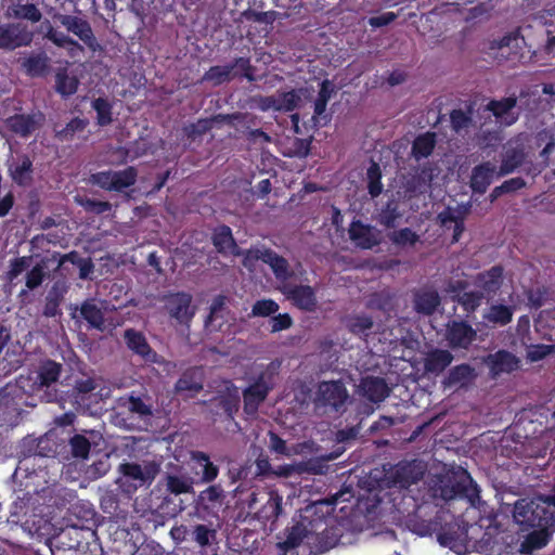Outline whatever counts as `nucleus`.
I'll list each match as a JSON object with an SVG mask.
<instances>
[{"label": "nucleus", "instance_id": "obj_59", "mask_svg": "<svg viewBox=\"0 0 555 555\" xmlns=\"http://www.w3.org/2000/svg\"><path fill=\"white\" fill-rule=\"evenodd\" d=\"M450 121L452 129L460 133L461 130L469 127L472 117L462 109H453L450 114Z\"/></svg>", "mask_w": 555, "mask_h": 555}, {"label": "nucleus", "instance_id": "obj_54", "mask_svg": "<svg viewBox=\"0 0 555 555\" xmlns=\"http://www.w3.org/2000/svg\"><path fill=\"white\" fill-rule=\"evenodd\" d=\"M474 369L466 363L459 364L449 371L447 383L449 385L463 384L473 377Z\"/></svg>", "mask_w": 555, "mask_h": 555}, {"label": "nucleus", "instance_id": "obj_57", "mask_svg": "<svg viewBox=\"0 0 555 555\" xmlns=\"http://www.w3.org/2000/svg\"><path fill=\"white\" fill-rule=\"evenodd\" d=\"M62 24L74 35H87L90 31L88 23L77 16H63Z\"/></svg>", "mask_w": 555, "mask_h": 555}, {"label": "nucleus", "instance_id": "obj_11", "mask_svg": "<svg viewBox=\"0 0 555 555\" xmlns=\"http://www.w3.org/2000/svg\"><path fill=\"white\" fill-rule=\"evenodd\" d=\"M192 296L185 292L171 293L165 297V308L179 324H189L195 314L191 306Z\"/></svg>", "mask_w": 555, "mask_h": 555}, {"label": "nucleus", "instance_id": "obj_34", "mask_svg": "<svg viewBox=\"0 0 555 555\" xmlns=\"http://www.w3.org/2000/svg\"><path fill=\"white\" fill-rule=\"evenodd\" d=\"M282 496L269 492L266 503L256 511V517L263 521H275L282 513Z\"/></svg>", "mask_w": 555, "mask_h": 555}, {"label": "nucleus", "instance_id": "obj_46", "mask_svg": "<svg viewBox=\"0 0 555 555\" xmlns=\"http://www.w3.org/2000/svg\"><path fill=\"white\" fill-rule=\"evenodd\" d=\"M91 107L96 113V125L106 127L113 122V103L106 98H95L91 102Z\"/></svg>", "mask_w": 555, "mask_h": 555}, {"label": "nucleus", "instance_id": "obj_33", "mask_svg": "<svg viewBox=\"0 0 555 555\" xmlns=\"http://www.w3.org/2000/svg\"><path fill=\"white\" fill-rule=\"evenodd\" d=\"M88 125L89 120L87 118L74 117L62 128L56 125L54 137L60 142H70L77 134L83 132Z\"/></svg>", "mask_w": 555, "mask_h": 555}, {"label": "nucleus", "instance_id": "obj_45", "mask_svg": "<svg viewBox=\"0 0 555 555\" xmlns=\"http://www.w3.org/2000/svg\"><path fill=\"white\" fill-rule=\"evenodd\" d=\"M392 245L404 248L414 247L420 242V235L411 228H401L387 233Z\"/></svg>", "mask_w": 555, "mask_h": 555}, {"label": "nucleus", "instance_id": "obj_47", "mask_svg": "<svg viewBox=\"0 0 555 555\" xmlns=\"http://www.w3.org/2000/svg\"><path fill=\"white\" fill-rule=\"evenodd\" d=\"M525 160V153L521 149L514 147L506 151L500 169L498 171L499 177L512 173L517 169Z\"/></svg>", "mask_w": 555, "mask_h": 555}, {"label": "nucleus", "instance_id": "obj_3", "mask_svg": "<svg viewBox=\"0 0 555 555\" xmlns=\"http://www.w3.org/2000/svg\"><path fill=\"white\" fill-rule=\"evenodd\" d=\"M258 260H261L268 264L275 279L284 284L294 276V271L289 268V263L286 258L280 256L271 248L267 247H251L246 250L243 259L245 267L254 266Z\"/></svg>", "mask_w": 555, "mask_h": 555}, {"label": "nucleus", "instance_id": "obj_27", "mask_svg": "<svg viewBox=\"0 0 555 555\" xmlns=\"http://www.w3.org/2000/svg\"><path fill=\"white\" fill-rule=\"evenodd\" d=\"M191 459L201 468V472H196L201 483H210L218 477L219 468L210 461L208 454L203 451H194Z\"/></svg>", "mask_w": 555, "mask_h": 555}, {"label": "nucleus", "instance_id": "obj_13", "mask_svg": "<svg viewBox=\"0 0 555 555\" xmlns=\"http://www.w3.org/2000/svg\"><path fill=\"white\" fill-rule=\"evenodd\" d=\"M485 363L489 369L490 376L498 378L502 374H511L518 370L520 359L505 349H500L493 353H489L485 358Z\"/></svg>", "mask_w": 555, "mask_h": 555}, {"label": "nucleus", "instance_id": "obj_26", "mask_svg": "<svg viewBox=\"0 0 555 555\" xmlns=\"http://www.w3.org/2000/svg\"><path fill=\"white\" fill-rule=\"evenodd\" d=\"M514 307L503 304H493L483 313V321L492 326H505L509 324L514 315Z\"/></svg>", "mask_w": 555, "mask_h": 555}, {"label": "nucleus", "instance_id": "obj_2", "mask_svg": "<svg viewBox=\"0 0 555 555\" xmlns=\"http://www.w3.org/2000/svg\"><path fill=\"white\" fill-rule=\"evenodd\" d=\"M430 489L435 498L443 501L464 500L472 507H479L482 503L478 485L462 466H452L436 475Z\"/></svg>", "mask_w": 555, "mask_h": 555}, {"label": "nucleus", "instance_id": "obj_31", "mask_svg": "<svg viewBox=\"0 0 555 555\" xmlns=\"http://www.w3.org/2000/svg\"><path fill=\"white\" fill-rule=\"evenodd\" d=\"M203 376L198 369H189L182 373L175 385L177 392L190 391L198 393L203 390Z\"/></svg>", "mask_w": 555, "mask_h": 555}, {"label": "nucleus", "instance_id": "obj_18", "mask_svg": "<svg viewBox=\"0 0 555 555\" xmlns=\"http://www.w3.org/2000/svg\"><path fill=\"white\" fill-rule=\"evenodd\" d=\"M124 339L127 348L140 356L144 361H156L157 353L152 349L142 332L134 328H127L124 332Z\"/></svg>", "mask_w": 555, "mask_h": 555}, {"label": "nucleus", "instance_id": "obj_10", "mask_svg": "<svg viewBox=\"0 0 555 555\" xmlns=\"http://www.w3.org/2000/svg\"><path fill=\"white\" fill-rule=\"evenodd\" d=\"M122 475L121 487L127 492L135 491L140 487L150 486L155 477V469L138 463H122L119 465Z\"/></svg>", "mask_w": 555, "mask_h": 555}, {"label": "nucleus", "instance_id": "obj_22", "mask_svg": "<svg viewBox=\"0 0 555 555\" xmlns=\"http://www.w3.org/2000/svg\"><path fill=\"white\" fill-rule=\"evenodd\" d=\"M360 389L363 397L374 403L384 401L389 395L388 385L382 377L367 376L363 378Z\"/></svg>", "mask_w": 555, "mask_h": 555}, {"label": "nucleus", "instance_id": "obj_37", "mask_svg": "<svg viewBox=\"0 0 555 555\" xmlns=\"http://www.w3.org/2000/svg\"><path fill=\"white\" fill-rule=\"evenodd\" d=\"M266 101L268 102V107H272L275 111L292 112L298 106L300 96L295 90H291L276 96H268Z\"/></svg>", "mask_w": 555, "mask_h": 555}, {"label": "nucleus", "instance_id": "obj_20", "mask_svg": "<svg viewBox=\"0 0 555 555\" xmlns=\"http://www.w3.org/2000/svg\"><path fill=\"white\" fill-rule=\"evenodd\" d=\"M211 242L219 254L240 255L237 244L232 234V230L227 224H220L214 229Z\"/></svg>", "mask_w": 555, "mask_h": 555}, {"label": "nucleus", "instance_id": "obj_21", "mask_svg": "<svg viewBox=\"0 0 555 555\" xmlns=\"http://www.w3.org/2000/svg\"><path fill=\"white\" fill-rule=\"evenodd\" d=\"M334 92H335V87L332 81H330L328 79H325L321 82L318 96L314 101V114H313V119L315 120L317 124H319L321 126H325L331 119V116L328 114H325V112H326L327 103Z\"/></svg>", "mask_w": 555, "mask_h": 555}, {"label": "nucleus", "instance_id": "obj_16", "mask_svg": "<svg viewBox=\"0 0 555 555\" xmlns=\"http://www.w3.org/2000/svg\"><path fill=\"white\" fill-rule=\"evenodd\" d=\"M348 233L350 240L361 249H372L380 244L379 231L361 220H353Z\"/></svg>", "mask_w": 555, "mask_h": 555}, {"label": "nucleus", "instance_id": "obj_30", "mask_svg": "<svg viewBox=\"0 0 555 555\" xmlns=\"http://www.w3.org/2000/svg\"><path fill=\"white\" fill-rule=\"evenodd\" d=\"M228 297L224 295H217L210 304L209 314L205 320V325L214 330H220L227 314Z\"/></svg>", "mask_w": 555, "mask_h": 555}, {"label": "nucleus", "instance_id": "obj_39", "mask_svg": "<svg viewBox=\"0 0 555 555\" xmlns=\"http://www.w3.org/2000/svg\"><path fill=\"white\" fill-rule=\"evenodd\" d=\"M79 87V80L76 76H70L67 68H60L55 74V90L63 98L75 94Z\"/></svg>", "mask_w": 555, "mask_h": 555}, {"label": "nucleus", "instance_id": "obj_6", "mask_svg": "<svg viewBox=\"0 0 555 555\" xmlns=\"http://www.w3.org/2000/svg\"><path fill=\"white\" fill-rule=\"evenodd\" d=\"M138 170L128 166L122 170H104L91 176V182L105 191L121 192L135 184Z\"/></svg>", "mask_w": 555, "mask_h": 555}, {"label": "nucleus", "instance_id": "obj_48", "mask_svg": "<svg viewBox=\"0 0 555 555\" xmlns=\"http://www.w3.org/2000/svg\"><path fill=\"white\" fill-rule=\"evenodd\" d=\"M193 480L192 478L178 476V475H167L166 476V488L167 490L175 494H185L193 492Z\"/></svg>", "mask_w": 555, "mask_h": 555}, {"label": "nucleus", "instance_id": "obj_53", "mask_svg": "<svg viewBox=\"0 0 555 555\" xmlns=\"http://www.w3.org/2000/svg\"><path fill=\"white\" fill-rule=\"evenodd\" d=\"M245 17L247 21H251V22H255L258 24H264V25L271 24L272 25V24L276 23L278 25H282L283 24L282 21L286 16L283 13L268 11V12L245 13Z\"/></svg>", "mask_w": 555, "mask_h": 555}, {"label": "nucleus", "instance_id": "obj_64", "mask_svg": "<svg viewBox=\"0 0 555 555\" xmlns=\"http://www.w3.org/2000/svg\"><path fill=\"white\" fill-rule=\"evenodd\" d=\"M554 350L555 348L552 345H535L528 351V359L531 362H538L553 353Z\"/></svg>", "mask_w": 555, "mask_h": 555}, {"label": "nucleus", "instance_id": "obj_35", "mask_svg": "<svg viewBox=\"0 0 555 555\" xmlns=\"http://www.w3.org/2000/svg\"><path fill=\"white\" fill-rule=\"evenodd\" d=\"M345 326L351 334L366 337L374 326V321L366 313H357L346 318Z\"/></svg>", "mask_w": 555, "mask_h": 555}, {"label": "nucleus", "instance_id": "obj_29", "mask_svg": "<svg viewBox=\"0 0 555 555\" xmlns=\"http://www.w3.org/2000/svg\"><path fill=\"white\" fill-rule=\"evenodd\" d=\"M80 317L88 323L89 327L103 331L105 328V319L102 308L93 299H87L81 304Z\"/></svg>", "mask_w": 555, "mask_h": 555}, {"label": "nucleus", "instance_id": "obj_52", "mask_svg": "<svg viewBox=\"0 0 555 555\" xmlns=\"http://www.w3.org/2000/svg\"><path fill=\"white\" fill-rule=\"evenodd\" d=\"M367 190L372 197H377L383 192L382 170L377 163H372L367 169Z\"/></svg>", "mask_w": 555, "mask_h": 555}, {"label": "nucleus", "instance_id": "obj_23", "mask_svg": "<svg viewBox=\"0 0 555 555\" xmlns=\"http://www.w3.org/2000/svg\"><path fill=\"white\" fill-rule=\"evenodd\" d=\"M503 283V268L493 266L487 271L477 274L475 284L482 289L483 295H494Z\"/></svg>", "mask_w": 555, "mask_h": 555}, {"label": "nucleus", "instance_id": "obj_7", "mask_svg": "<svg viewBox=\"0 0 555 555\" xmlns=\"http://www.w3.org/2000/svg\"><path fill=\"white\" fill-rule=\"evenodd\" d=\"M348 399V390L341 380H323L318 385L314 402L318 406H330L335 412H344Z\"/></svg>", "mask_w": 555, "mask_h": 555}, {"label": "nucleus", "instance_id": "obj_42", "mask_svg": "<svg viewBox=\"0 0 555 555\" xmlns=\"http://www.w3.org/2000/svg\"><path fill=\"white\" fill-rule=\"evenodd\" d=\"M62 373V364L47 359L41 362L38 370V380L41 386H51L56 383Z\"/></svg>", "mask_w": 555, "mask_h": 555}, {"label": "nucleus", "instance_id": "obj_24", "mask_svg": "<svg viewBox=\"0 0 555 555\" xmlns=\"http://www.w3.org/2000/svg\"><path fill=\"white\" fill-rule=\"evenodd\" d=\"M464 287L465 283L461 281L456 282L455 285H452L451 292H457L455 295L452 296V299L457 301L466 312H475L477 308L480 306L485 295L482 292L474 291L461 293L460 291H462Z\"/></svg>", "mask_w": 555, "mask_h": 555}, {"label": "nucleus", "instance_id": "obj_19", "mask_svg": "<svg viewBox=\"0 0 555 555\" xmlns=\"http://www.w3.org/2000/svg\"><path fill=\"white\" fill-rule=\"evenodd\" d=\"M496 173V167L491 162H483L472 170L469 186L473 193L485 194Z\"/></svg>", "mask_w": 555, "mask_h": 555}, {"label": "nucleus", "instance_id": "obj_43", "mask_svg": "<svg viewBox=\"0 0 555 555\" xmlns=\"http://www.w3.org/2000/svg\"><path fill=\"white\" fill-rule=\"evenodd\" d=\"M307 534V527L302 522H296L286 529V538L283 542L279 543V547L284 552L294 550L302 543Z\"/></svg>", "mask_w": 555, "mask_h": 555}, {"label": "nucleus", "instance_id": "obj_8", "mask_svg": "<svg viewBox=\"0 0 555 555\" xmlns=\"http://www.w3.org/2000/svg\"><path fill=\"white\" fill-rule=\"evenodd\" d=\"M48 464L40 462L34 454L21 448L20 460L14 470L13 477L21 483L25 482V487L39 483V480H46L48 476Z\"/></svg>", "mask_w": 555, "mask_h": 555}, {"label": "nucleus", "instance_id": "obj_58", "mask_svg": "<svg viewBox=\"0 0 555 555\" xmlns=\"http://www.w3.org/2000/svg\"><path fill=\"white\" fill-rule=\"evenodd\" d=\"M80 205L87 212L94 215H103L112 210V204L106 201H98L94 198H85Z\"/></svg>", "mask_w": 555, "mask_h": 555}, {"label": "nucleus", "instance_id": "obj_40", "mask_svg": "<svg viewBox=\"0 0 555 555\" xmlns=\"http://www.w3.org/2000/svg\"><path fill=\"white\" fill-rule=\"evenodd\" d=\"M11 176L18 185H26L31 181L33 162L27 155L18 157L11 168Z\"/></svg>", "mask_w": 555, "mask_h": 555}, {"label": "nucleus", "instance_id": "obj_1", "mask_svg": "<svg viewBox=\"0 0 555 555\" xmlns=\"http://www.w3.org/2000/svg\"><path fill=\"white\" fill-rule=\"evenodd\" d=\"M513 518L522 530L533 529L519 543L518 552L530 555L544 547L555 530V482L548 495L518 499Z\"/></svg>", "mask_w": 555, "mask_h": 555}, {"label": "nucleus", "instance_id": "obj_41", "mask_svg": "<svg viewBox=\"0 0 555 555\" xmlns=\"http://www.w3.org/2000/svg\"><path fill=\"white\" fill-rule=\"evenodd\" d=\"M436 146V134L426 132L415 138L412 144V155L415 159L427 158L431 155Z\"/></svg>", "mask_w": 555, "mask_h": 555}, {"label": "nucleus", "instance_id": "obj_63", "mask_svg": "<svg viewBox=\"0 0 555 555\" xmlns=\"http://www.w3.org/2000/svg\"><path fill=\"white\" fill-rule=\"evenodd\" d=\"M271 333L288 330L293 325V319L288 313H280L270 320Z\"/></svg>", "mask_w": 555, "mask_h": 555}, {"label": "nucleus", "instance_id": "obj_9", "mask_svg": "<svg viewBox=\"0 0 555 555\" xmlns=\"http://www.w3.org/2000/svg\"><path fill=\"white\" fill-rule=\"evenodd\" d=\"M425 465L417 460L402 461L395 465L389 479L392 486L408 489L418 482L425 475Z\"/></svg>", "mask_w": 555, "mask_h": 555}, {"label": "nucleus", "instance_id": "obj_32", "mask_svg": "<svg viewBox=\"0 0 555 555\" xmlns=\"http://www.w3.org/2000/svg\"><path fill=\"white\" fill-rule=\"evenodd\" d=\"M21 448L34 454L40 462L48 464L53 459L55 450L47 438L24 440Z\"/></svg>", "mask_w": 555, "mask_h": 555}, {"label": "nucleus", "instance_id": "obj_50", "mask_svg": "<svg viewBox=\"0 0 555 555\" xmlns=\"http://www.w3.org/2000/svg\"><path fill=\"white\" fill-rule=\"evenodd\" d=\"M218 406L223 410L229 418H233L240 408V396L237 389L233 387L232 390L219 396Z\"/></svg>", "mask_w": 555, "mask_h": 555}, {"label": "nucleus", "instance_id": "obj_38", "mask_svg": "<svg viewBox=\"0 0 555 555\" xmlns=\"http://www.w3.org/2000/svg\"><path fill=\"white\" fill-rule=\"evenodd\" d=\"M402 217L399 202L395 198L388 199L386 204L380 208L378 214V223L387 229H393L397 222Z\"/></svg>", "mask_w": 555, "mask_h": 555}, {"label": "nucleus", "instance_id": "obj_62", "mask_svg": "<svg viewBox=\"0 0 555 555\" xmlns=\"http://www.w3.org/2000/svg\"><path fill=\"white\" fill-rule=\"evenodd\" d=\"M30 257H16L11 260L10 270L8 272L9 279H16L22 272H24L30 266Z\"/></svg>", "mask_w": 555, "mask_h": 555}, {"label": "nucleus", "instance_id": "obj_25", "mask_svg": "<svg viewBox=\"0 0 555 555\" xmlns=\"http://www.w3.org/2000/svg\"><path fill=\"white\" fill-rule=\"evenodd\" d=\"M453 356L449 350L436 348L429 351L424 360V369L427 373L439 375L452 362Z\"/></svg>", "mask_w": 555, "mask_h": 555}, {"label": "nucleus", "instance_id": "obj_36", "mask_svg": "<svg viewBox=\"0 0 555 555\" xmlns=\"http://www.w3.org/2000/svg\"><path fill=\"white\" fill-rule=\"evenodd\" d=\"M7 14L11 18L26 20L31 23H36L41 20V13L38 8L31 3H22V0H18L16 3H12L8 8Z\"/></svg>", "mask_w": 555, "mask_h": 555}, {"label": "nucleus", "instance_id": "obj_44", "mask_svg": "<svg viewBox=\"0 0 555 555\" xmlns=\"http://www.w3.org/2000/svg\"><path fill=\"white\" fill-rule=\"evenodd\" d=\"M224 499V490L220 485H211L205 490L201 491L197 498V503L204 509H210L220 505Z\"/></svg>", "mask_w": 555, "mask_h": 555}, {"label": "nucleus", "instance_id": "obj_49", "mask_svg": "<svg viewBox=\"0 0 555 555\" xmlns=\"http://www.w3.org/2000/svg\"><path fill=\"white\" fill-rule=\"evenodd\" d=\"M517 105L516 96H507L501 100H491L487 104V109L498 119H503Z\"/></svg>", "mask_w": 555, "mask_h": 555}, {"label": "nucleus", "instance_id": "obj_17", "mask_svg": "<svg viewBox=\"0 0 555 555\" xmlns=\"http://www.w3.org/2000/svg\"><path fill=\"white\" fill-rule=\"evenodd\" d=\"M21 68L30 78L46 77L51 69V60L44 51L25 53Z\"/></svg>", "mask_w": 555, "mask_h": 555}, {"label": "nucleus", "instance_id": "obj_14", "mask_svg": "<svg viewBox=\"0 0 555 555\" xmlns=\"http://www.w3.org/2000/svg\"><path fill=\"white\" fill-rule=\"evenodd\" d=\"M282 292L298 309L307 312L315 310L318 299L312 286L284 284Z\"/></svg>", "mask_w": 555, "mask_h": 555}, {"label": "nucleus", "instance_id": "obj_5", "mask_svg": "<svg viewBox=\"0 0 555 555\" xmlns=\"http://www.w3.org/2000/svg\"><path fill=\"white\" fill-rule=\"evenodd\" d=\"M274 373L268 367L260 372L253 383L243 390L244 412L248 415H255L274 388Z\"/></svg>", "mask_w": 555, "mask_h": 555}, {"label": "nucleus", "instance_id": "obj_12", "mask_svg": "<svg viewBox=\"0 0 555 555\" xmlns=\"http://www.w3.org/2000/svg\"><path fill=\"white\" fill-rule=\"evenodd\" d=\"M44 121V115L40 112L30 114H14L4 120L5 127L14 134L27 139L38 130Z\"/></svg>", "mask_w": 555, "mask_h": 555}, {"label": "nucleus", "instance_id": "obj_51", "mask_svg": "<svg viewBox=\"0 0 555 555\" xmlns=\"http://www.w3.org/2000/svg\"><path fill=\"white\" fill-rule=\"evenodd\" d=\"M68 446L72 457L85 460L89 456L91 443L83 435L75 434L69 438Z\"/></svg>", "mask_w": 555, "mask_h": 555}, {"label": "nucleus", "instance_id": "obj_61", "mask_svg": "<svg viewBox=\"0 0 555 555\" xmlns=\"http://www.w3.org/2000/svg\"><path fill=\"white\" fill-rule=\"evenodd\" d=\"M44 280V270L41 264H36L26 274V287L30 291L39 287Z\"/></svg>", "mask_w": 555, "mask_h": 555}, {"label": "nucleus", "instance_id": "obj_15", "mask_svg": "<svg viewBox=\"0 0 555 555\" xmlns=\"http://www.w3.org/2000/svg\"><path fill=\"white\" fill-rule=\"evenodd\" d=\"M477 333L470 324L465 321H450L447 325L446 338L453 349H467L476 339Z\"/></svg>", "mask_w": 555, "mask_h": 555}, {"label": "nucleus", "instance_id": "obj_4", "mask_svg": "<svg viewBox=\"0 0 555 555\" xmlns=\"http://www.w3.org/2000/svg\"><path fill=\"white\" fill-rule=\"evenodd\" d=\"M235 78H246L253 81L254 68L248 57H236L232 63L211 66L204 75V80L220 86Z\"/></svg>", "mask_w": 555, "mask_h": 555}, {"label": "nucleus", "instance_id": "obj_56", "mask_svg": "<svg viewBox=\"0 0 555 555\" xmlns=\"http://www.w3.org/2000/svg\"><path fill=\"white\" fill-rule=\"evenodd\" d=\"M279 305L273 299L257 300L251 308L250 317H270L279 310Z\"/></svg>", "mask_w": 555, "mask_h": 555}, {"label": "nucleus", "instance_id": "obj_55", "mask_svg": "<svg viewBox=\"0 0 555 555\" xmlns=\"http://www.w3.org/2000/svg\"><path fill=\"white\" fill-rule=\"evenodd\" d=\"M124 406H126L131 414H135L140 417H147L153 414L152 405L145 403L142 398L133 395L128 397Z\"/></svg>", "mask_w": 555, "mask_h": 555}, {"label": "nucleus", "instance_id": "obj_28", "mask_svg": "<svg viewBox=\"0 0 555 555\" xmlns=\"http://www.w3.org/2000/svg\"><path fill=\"white\" fill-rule=\"evenodd\" d=\"M413 301L416 312L430 315L440 305V296L435 289H421L414 294Z\"/></svg>", "mask_w": 555, "mask_h": 555}, {"label": "nucleus", "instance_id": "obj_60", "mask_svg": "<svg viewBox=\"0 0 555 555\" xmlns=\"http://www.w3.org/2000/svg\"><path fill=\"white\" fill-rule=\"evenodd\" d=\"M216 531L208 528L206 525H196L193 530L194 541L202 547L210 544V539L214 538Z\"/></svg>", "mask_w": 555, "mask_h": 555}]
</instances>
